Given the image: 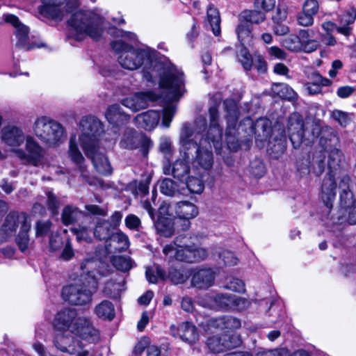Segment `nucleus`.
<instances>
[{
    "mask_svg": "<svg viewBox=\"0 0 356 356\" xmlns=\"http://www.w3.org/2000/svg\"><path fill=\"white\" fill-rule=\"evenodd\" d=\"M210 125L205 138H200V132L206 126V120L200 116L192 127L188 123H184L181 129L179 136L180 150L184 152L187 159L192 154L188 152L195 149V156L193 158V170L196 175L202 176L204 171L211 168L213 163L211 145L218 152L222 147V131L218 123V111L216 106H211L209 110Z\"/></svg>",
    "mask_w": 356,
    "mask_h": 356,
    "instance_id": "1",
    "label": "nucleus"
},
{
    "mask_svg": "<svg viewBox=\"0 0 356 356\" xmlns=\"http://www.w3.org/2000/svg\"><path fill=\"white\" fill-rule=\"evenodd\" d=\"M157 124L168 128L175 114L174 104L186 92L183 72L175 66L170 60L157 53Z\"/></svg>",
    "mask_w": 356,
    "mask_h": 356,
    "instance_id": "2",
    "label": "nucleus"
},
{
    "mask_svg": "<svg viewBox=\"0 0 356 356\" xmlns=\"http://www.w3.org/2000/svg\"><path fill=\"white\" fill-rule=\"evenodd\" d=\"M110 34L115 38L111 42V47L119 54V64L128 70L141 69L143 80L154 84L156 74V55L154 49L145 45L134 48L132 44L127 43L137 42V35L134 33L112 28Z\"/></svg>",
    "mask_w": 356,
    "mask_h": 356,
    "instance_id": "3",
    "label": "nucleus"
},
{
    "mask_svg": "<svg viewBox=\"0 0 356 356\" xmlns=\"http://www.w3.org/2000/svg\"><path fill=\"white\" fill-rule=\"evenodd\" d=\"M99 261L87 259L81 264V283L72 284L63 288L62 296L69 303L74 305H85L92 300V296L98 287V280L103 276L97 268Z\"/></svg>",
    "mask_w": 356,
    "mask_h": 356,
    "instance_id": "4",
    "label": "nucleus"
},
{
    "mask_svg": "<svg viewBox=\"0 0 356 356\" xmlns=\"http://www.w3.org/2000/svg\"><path fill=\"white\" fill-rule=\"evenodd\" d=\"M81 134L79 139L72 136L69 142L68 155L71 160L79 166L83 177H86L84 171V157L79 149L80 144L85 154H90L91 147L99 145V140L103 132V125L99 120L94 116L83 117L81 122Z\"/></svg>",
    "mask_w": 356,
    "mask_h": 356,
    "instance_id": "5",
    "label": "nucleus"
},
{
    "mask_svg": "<svg viewBox=\"0 0 356 356\" xmlns=\"http://www.w3.org/2000/svg\"><path fill=\"white\" fill-rule=\"evenodd\" d=\"M177 218L183 220L182 230H187L191 226V220L198 215V208L188 201L177 202L174 209L168 202H163L157 212V233L165 236H171L175 231L173 211Z\"/></svg>",
    "mask_w": 356,
    "mask_h": 356,
    "instance_id": "6",
    "label": "nucleus"
},
{
    "mask_svg": "<svg viewBox=\"0 0 356 356\" xmlns=\"http://www.w3.org/2000/svg\"><path fill=\"white\" fill-rule=\"evenodd\" d=\"M54 326L57 332L74 333L80 339L92 343L98 341L99 332L90 321L83 317H77L76 310L65 309L56 314Z\"/></svg>",
    "mask_w": 356,
    "mask_h": 356,
    "instance_id": "7",
    "label": "nucleus"
},
{
    "mask_svg": "<svg viewBox=\"0 0 356 356\" xmlns=\"http://www.w3.org/2000/svg\"><path fill=\"white\" fill-rule=\"evenodd\" d=\"M68 24L70 27V35L74 40L81 41L89 36L92 40H98L103 34L105 21L96 14L79 11L72 15Z\"/></svg>",
    "mask_w": 356,
    "mask_h": 356,
    "instance_id": "8",
    "label": "nucleus"
},
{
    "mask_svg": "<svg viewBox=\"0 0 356 356\" xmlns=\"http://www.w3.org/2000/svg\"><path fill=\"white\" fill-rule=\"evenodd\" d=\"M32 128L34 134L49 147H57L65 139L64 127L47 116L37 118Z\"/></svg>",
    "mask_w": 356,
    "mask_h": 356,
    "instance_id": "9",
    "label": "nucleus"
},
{
    "mask_svg": "<svg viewBox=\"0 0 356 356\" xmlns=\"http://www.w3.org/2000/svg\"><path fill=\"white\" fill-rule=\"evenodd\" d=\"M18 227L22 230H30L31 219L26 213L11 211L6 216L0 229V243L10 238Z\"/></svg>",
    "mask_w": 356,
    "mask_h": 356,
    "instance_id": "10",
    "label": "nucleus"
},
{
    "mask_svg": "<svg viewBox=\"0 0 356 356\" xmlns=\"http://www.w3.org/2000/svg\"><path fill=\"white\" fill-rule=\"evenodd\" d=\"M1 24H8L15 29V45L25 50H29L40 46L33 41V38L29 35V28L22 24L15 15L5 13L1 17Z\"/></svg>",
    "mask_w": 356,
    "mask_h": 356,
    "instance_id": "11",
    "label": "nucleus"
},
{
    "mask_svg": "<svg viewBox=\"0 0 356 356\" xmlns=\"http://www.w3.org/2000/svg\"><path fill=\"white\" fill-rule=\"evenodd\" d=\"M175 245L177 247L166 245L163 248V253L170 257H175L177 260L188 263L203 260L208 256L207 250L202 248Z\"/></svg>",
    "mask_w": 356,
    "mask_h": 356,
    "instance_id": "12",
    "label": "nucleus"
},
{
    "mask_svg": "<svg viewBox=\"0 0 356 356\" xmlns=\"http://www.w3.org/2000/svg\"><path fill=\"white\" fill-rule=\"evenodd\" d=\"M15 155L23 162L38 166L44 156V149L32 136H26L25 150L15 149Z\"/></svg>",
    "mask_w": 356,
    "mask_h": 356,
    "instance_id": "13",
    "label": "nucleus"
},
{
    "mask_svg": "<svg viewBox=\"0 0 356 356\" xmlns=\"http://www.w3.org/2000/svg\"><path fill=\"white\" fill-rule=\"evenodd\" d=\"M74 333L70 332H57L54 343L57 349L69 354H76L77 356H92L89 351L83 349L82 343L75 340Z\"/></svg>",
    "mask_w": 356,
    "mask_h": 356,
    "instance_id": "14",
    "label": "nucleus"
},
{
    "mask_svg": "<svg viewBox=\"0 0 356 356\" xmlns=\"http://www.w3.org/2000/svg\"><path fill=\"white\" fill-rule=\"evenodd\" d=\"M226 111L227 127L225 132L226 143L230 149L235 150L238 144L235 138L236 127L238 119V106L233 99H227L224 102Z\"/></svg>",
    "mask_w": 356,
    "mask_h": 356,
    "instance_id": "15",
    "label": "nucleus"
},
{
    "mask_svg": "<svg viewBox=\"0 0 356 356\" xmlns=\"http://www.w3.org/2000/svg\"><path fill=\"white\" fill-rule=\"evenodd\" d=\"M171 333L174 337H179L182 341L193 345L199 341L200 334L197 327L193 323L184 322L177 327H170Z\"/></svg>",
    "mask_w": 356,
    "mask_h": 356,
    "instance_id": "16",
    "label": "nucleus"
},
{
    "mask_svg": "<svg viewBox=\"0 0 356 356\" xmlns=\"http://www.w3.org/2000/svg\"><path fill=\"white\" fill-rule=\"evenodd\" d=\"M1 140L8 146L15 149L26 140V136L23 130L17 126L8 125L4 127L1 130Z\"/></svg>",
    "mask_w": 356,
    "mask_h": 356,
    "instance_id": "17",
    "label": "nucleus"
},
{
    "mask_svg": "<svg viewBox=\"0 0 356 356\" xmlns=\"http://www.w3.org/2000/svg\"><path fill=\"white\" fill-rule=\"evenodd\" d=\"M155 99L156 95L153 91L141 92L125 98L122 101V104L132 111L136 112L145 108L150 102H154Z\"/></svg>",
    "mask_w": 356,
    "mask_h": 356,
    "instance_id": "18",
    "label": "nucleus"
},
{
    "mask_svg": "<svg viewBox=\"0 0 356 356\" xmlns=\"http://www.w3.org/2000/svg\"><path fill=\"white\" fill-rule=\"evenodd\" d=\"M149 143L147 136L134 130H128L120 141V145L124 148H141L143 152L149 147Z\"/></svg>",
    "mask_w": 356,
    "mask_h": 356,
    "instance_id": "19",
    "label": "nucleus"
},
{
    "mask_svg": "<svg viewBox=\"0 0 356 356\" xmlns=\"http://www.w3.org/2000/svg\"><path fill=\"white\" fill-rule=\"evenodd\" d=\"M90 149V154H85L88 157L90 158L92 163L96 170L103 175H110L112 173V168L110 162L105 154L99 149V146L95 147H89Z\"/></svg>",
    "mask_w": 356,
    "mask_h": 356,
    "instance_id": "20",
    "label": "nucleus"
},
{
    "mask_svg": "<svg viewBox=\"0 0 356 356\" xmlns=\"http://www.w3.org/2000/svg\"><path fill=\"white\" fill-rule=\"evenodd\" d=\"M288 131L290 140L294 147H298L304 139V122L298 115H294L289 118Z\"/></svg>",
    "mask_w": 356,
    "mask_h": 356,
    "instance_id": "21",
    "label": "nucleus"
},
{
    "mask_svg": "<svg viewBox=\"0 0 356 356\" xmlns=\"http://www.w3.org/2000/svg\"><path fill=\"white\" fill-rule=\"evenodd\" d=\"M191 275V284L194 287L207 289L213 284L215 273L210 268L195 269Z\"/></svg>",
    "mask_w": 356,
    "mask_h": 356,
    "instance_id": "22",
    "label": "nucleus"
},
{
    "mask_svg": "<svg viewBox=\"0 0 356 356\" xmlns=\"http://www.w3.org/2000/svg\"><path fill=\"white\" fill-rule=\"evenodd\" d=\"M129 246L128 236L122 232L112 234L108 241H106V249L108 253L124 251Z\"/></svg>",
    "mask_w": 356,
    "mask_h": 356,
    "instance_id": "23",
    "label": "nucleus"
},
{
    "mask_svg": "<svg viewBox=\"0 0 356 356\" xmlns=\"http://www.w3.org/2000/svg\"><path fill=\"white\" fill-rule=\"evenodd\" d=\"M42 4L38 7L39 14L44 18L60 19L63 13L59 5L62 0H40Z\"/></svg>",
    "mask_w": 356,
    "mask_h": 356,
    "instance_id": "24",
    "label": "nucleus"
},
{
    "mask_svg": "<svg viewBox=\"0 0 356 356\" xmlns=\"http://www.w3.org/2000/svg\"><path fill=\"white\" fill-rule=\"evenodd\" d=\"M183 159L177 160L172 166V168H170V164L168 161H165L163 163V170L164 174L169 175L172 173V175L178 179L183 178L185 175H186L189 171V167L188 165V162L186 157V155H184Z\"/></svg>",
    "mask_w": 356,
    "mask_h": 356,
    "instance_id": "25",
    "label": "nucleus"
},
{
    "mask_svg": "<svg viewBox=\"0 0 356 356\" xmlns=\"http://www.w3.org/2000/svg\"><path fill=\"white\" fill-rule=\"evenodd\" d=\"M336 187V181L331 175L324 179L321 190V199L328 208L332 207V203L335 200Z\"/></svg>",
    "mask_w": 356,
    "mask_h": 356,
    "instance_id": "26",
    "label": "nucleus"
},
{
    "mask_svg": "<svg viewBox=\"0 0 356 356\" xmlns=\"http://www.w3.org/2000/svg\"><path fill=\"white\" fill-rule=\"evenodd\" d=\"M350 181L349 177H343L340 184V188L342 191L340 193V200L342 205L345 208H353L356 209V199H354L353 194L350 190L348 183ZM353 223H356V220H353Z\"/></svg>",
    "mask_w": 356,
    "mask_h": 356,
    "instance_id": "27",
    "label": "nucleus"
},
{
    "mask_svg": "<svg viewBox=\"0 0 356 356\" xmlns=\"http://www.w3.org/2000/svg\"><path fill=\"white\" fill-rule=\"evenodd\" d=\"M105 116L108 122L115 126L122 124L129 119L128 115L121 111L120 106L118 104L109 106Z\"/></svg>",
    "mask_w": 356,
    "mask_h": 356,
    "instance_id": "28",
    "label": "nucleus"
},
{
    "mask_svg": "<svg viewBox=\"0 0 356 356\" xmlns=\"http://www.w3.org/2000/svg\"><path fill=\"white\" fill-rule=\"evenodd\" d=\"M83 218H88V216L75 207L68 205L63 210L62 220L66 225L72 224Z\"/></svg>",
    "mask_w": 356,
    "mask_h": 356,
    "instance_id": "29",
    "label": "nucleus"
},
{
    "mask_svg": "<svg viewBox=\"0 0 356 356\" xmlns=\"http://www.w3.org/2000/svg\"><path fill=\"white\" fill-rule=\"evenodd\" d=\"M94 312L99 318L108 321L113 320L115 314L114 305L108 300H103L96 305Z\"/></svg>",
    "mask_w": 356,
    "mask_h": 356,
    "instance_id": "30",
    "label": "nucleus"
},
{
    "mask_svg": "<svg viewBox=\"0 0 356 356\" xmlns=\"http://www.w3.org/2000/svg\"><path fill=\"white\" fill-rule=\"evenodd\" d=\"M135 120L136 123L145 130H153L156 126V112L148 111L138 115Z\"/></svg>",
    "mask_w": 356,
    "mask_h": 356,
    "instance_id": "31",
    "label": "nucleus"
},
{
    "mask_svg": "<svg viewBox=\"0 0 356 356\" xmlns=\"http://www.w3.org/2000/svg\"><path fill=\"white\" fill-rule=\"evenodd\" d=\"M253 129L261 140H267L271 136V122L268 119L260 118L255 122Z\"/></svg>",
    "mask_w": 356,
    "mask_h": 356,
    "instance_id": "32",
    "label": "nucleus"
},
{
    "mask_svg": "<svg viewBox=\"0 0 356 356\" xmlns=\"http://www.w3.org/2000/svg\"><path fill=\"white\" fill-rule=\"evenodd\" d=\"M112 235L111 225L108 220H99L97 222L93 231V236L97 239L106 240Z\"/></svg>",
    "mask_w": 356,
    "mask_h": 356,
    "instance_id": "33",
    "label": "nucleus"
},
{
    "mask_svg": "<svg viewBox=\"0 0 356 356\" xmlns=\"http://www.w3.org/2000/svg\"><path fill=\"white\" fill-rule=\"evenodd\" d=\"M233 301L231 294H217L213 298L212 302L207 303V306L219 309H232Z\"/></svg>",
    "mask_w": 356,
    "mask_h": 356,
    "instance_id": "34",
    "label": "nucleus"
},
{
    "mask_svg": "<svg viewBox=\"0 0 356 356\" xmlns=\"http://www.w3.org/2000/svg\"><path fill=\"white\" fill-rule=\"evenodd\" d=\"M213 325L224 330H236L241 327V321L232 316H224L213 321Z\"/></svg>",
    "mask_w": 356,
    "mask_h": 356,
    "instance_id": "35",
    "label": "nucleus"
},
{
    "mask_svg": "<svg viewBox=\"0 0 356 356\" xmlns=\"http://www.w3.org/2000/svg\"><path fill=\"white\" fill-rule=\"evenodd\" d=\"M71 231L76 236L78 242L89 243L92 241V229L86 225L82 223L77 227H72Z\"/></svg>",
    "mask_w": 356,
    "mask_h": 356,
    "instance_id": "36",
    "label": "nucleus"
},
{
    "mask_svg": "<svg viewBox=\"0 0 356 356\" xmlns=\"http://www.w3.org/2000/svg\"><path fill=\"white\" fill-rule=\"evenodd\" d=\"M208 22L212 29V31L215 35H218L220 33V18L219 13L216 8L209 6L207 9Z\"/></svg>",
    "mask_w": 356,
    "mask_h": 356,
    "instance_id": "37",
    "label": "nucleus"
},
{
    "mask_svg": "<svg viewBox=\"0 0 356 356\" xmlns=\"http://www.w3.org/2000/svg\"><path fill=\"white\" fill-rule=\"evenodd\" d=\"M274 93L282 98L292 100L296 98V93L289 86L284 83H274L272 87Z\"/></svg>",
    "mask_w": 356,
    "mask_h": 356,
    "instance_id": "38",
    "label": "nucleus"
},
{
    "mask_svg": "<svg viewBox=\"0 0 356 356\" xmlns=\"http://www.w3.org/2000/svg\"><path fill=\"white\" fill-rule=\"evenodd\" d=\"M266 18L264 13L257 10H245L239 16L240 21L245 23L259 24L263 22Z\"/></svg>",
    "mask_w": 356,
    "mask_h": 356,
    "instance_id": "39",
    "label": "nucleus"
},
{
    "mask_svg": "<svg viewBox=\"0 0 356 356\" xmlns=\"http://www.w3.org/2000/svg\"><path fill=\"white\" fill-rule=\"evenodd\" d=\"M236 33L238 40L243 46L250 42L252 36L248 24L240 21V24L236 28Z\"/></svg>",
    "mask_w": 356,
    "mask_h": 356,
    "instance_id": "40",
    "label": "nucleus"
},
{
    "mask_svg": "<svg viewBox=\"0 0 356 356\" xmlns=\"http://www.w3.org/2000/svg\"><path fill=\"white\" fill-rule=\"evenodd\" d=\"M150 340L148 337L142 338L136 345L134 352L136 355L141 354L146 348H147V356H156V347L154 346H149Z\"/></svg>",
    "mask_w": 356,
    "mask_h": 356,
    "instance_id": "41",
    "label": "nucleus"
},
{
    "mask_svg": "<svg viewBox=\"0 0 356 356\" xmlns=\"http://www.w3.org/2000/svg\"><path fill=\"white\" fill-rule=\"evenodd\" d=\"M161 192L167 196H175L182 193L177 188V184L170 179H165L160 186Z\"/></svg>",
    "mask_w": 356,
    "mask_h": 356,
    "instance_id": "42",
    "label": "nucleus"
},
{
    "mask_svg": "<svg viewBox=\"0 0 356 356\" xmlns=\"http://www.w3.org/2000/svg\"><path fill=\"white\" fill-rule=\"evenodd\" d=\"M207 345L211 351L213 353H220L226 349V345L222 340V336H213L208 339Z\"/></svg>",
    "mask_w": 356,
    "mask_h": 356,
    "instance_id": "43",
    "label": "nucleus"
},
{
    "mask_svg": "<svg viewBox=\"0 0 356 356\" xmlns=\"http://www.w3.org/2000/svg\"><path fill=\"white\" fill-rule=\"evenodd\" d=\"M282 45L290 51H298L302 48V44L299 37L296 35H290L282 40Z\"/></svg>",
    "mask_w": 356,
    "mask_h": 356,
    "instance_id": "44",
    "label": "nucleus"
},
{
    "mask_svg": "<svg viewBox=\"0 0 356 356\" xmlns=\"http://www.w3.org/2000/svg\"><path fill=\"white\" fill-rule=\"evenodd\" d=\"M79 5V0H62L59 5V8L62 10L63 15L60 19L57 18H49V19L55 21H61L65 14L72 12V10L76 8Z\"/></svg>",
    "mask_w": 356,
    "mask_h": 356,
    "instance_id": "45",
    "label": "nucleus"
},
{
    "mask_svg": "<svg viewBox=\"0 0 356 356\" xmlns=\"http://www.w3.org/2000/svg\"><path fill=\"white\" fill-rule=\"evenodd\" d=\"M113 264L121 271H128L132 268V261L127 257L119 256L114 257Z\"/></svg>",
    "mask_w": 356,
    "mask_h": 356,
    "instance_id": "46",
    "label": "nucleus"
},
{
    "mask_svg": "<svg viewBox=\"0 0 356 356\" xmlns=\"http://www.w3.org/2000/svg\"><path fill=\"white\" fill-rule=\"evenodd\" d=\"M328 151V166L330 168L335 169L339 165V163L342 159V154L341 151L334 147Z\"/></svg>",
    "mask_w": 356,
    "mask_h": 356,
    "instance_id": "47",
    "label": "nucleus"
},
{
    "mask_svg": "<svg viewBox=\"0 0 356 356\" xmlns=\"http://www.w3.org/2000/svg\"><path fill=\"white\" fill-rule=\"evenodd\" d=\"M186 186L193 193H200L203 191L204 186L202 181L197 177H190L186 181Z\"/></svg>",
    "mask_w": 356,
    "mask_h": 356,
    "instance_id": "48",
    "label": "nucleus"
},
{
    "mask_svg": "<svg viewBox=\"0 0 356 356\" xmlns=\"http://www.w3.org/2000/svg\"><path fill=\"white\" fill-rule=\"evenodd\" d=\"M238 60L245 70H250L252 66V58L248 49L242 47L238 54Z\"/></svg>",
    "mask_w": 356,
    "mask_h": 356,
    "instance_id": "49",
    "label": "nucleus"
},
{
    "mask_svg": "<svg viewBox=\"0 0 356 356\" xmlns=\"http://www.w3.org/2000/svg\"><path fill=\"white\" fill-rule=\"evenodd\" d=\"M352 114L343 112L340 110H334L332 112V117L338 123L343 126L346 127L352 121Z\"/></svg>",
    "mask_w": 356,
    "mask_h": 356,
    "instance_id": "50",
    "label": "nucleus"
},
{
    "mask_svg": "<svg viewBox=\"0 0 356 356\" xmlns=\"http://www.w3.org/2000/svg\"><path fill=\"white\" fill-rule=\"evenodd\" d=\"M30 230L19 229V232L16 237V243L22 252L26 251L29 245V232Z\"/></svg>",
    "mask_w": 356,
    "mask_h": 356,
    "instance_id": "51",
    "label": "nucleus"
},
{
    "mask_svg": "<svg viewBox=\"0 0 356 356\" xmlns=\"http://www.w3.org/2000/svg\"><path fill=\"white\" fill-rule=\"evenodd\" d=\"M356 19V8H350L343 15L339 17V23L341 25H350Z\"/></svg>",
    "mask_w": 356,
    "mask_h": 356,
    "instance_id": "52",
    "label": "nucleus"
},
{
    "mask_svg": "<svg viewBox=\"0 0 356 356\" xmlns=\"http://www.w3.org/2000/svg\"><path fill=\"white\" fill-rule=\"evenodd\" d=\"M219 257L225 265L234 266L238 263V258L231 251L227 250H222L219 252Z\"/></svg>",
    "mask_w": 356,
    "mask_h": 356,
    "instance_id": "53",
    "label": "nucleus"
},
{
    "mask_svg": "<svg viewBox=\"0 0 356 356\" xmlns=\"http://www.w3.org/2000/svg\"><path fill=\"white\" fill-rule=\"evenodd\" d=\"M222 340L225 343L226 349L237 347L241 343V337L236 334H232L231 335L223 334Z\"/></svg>",
    "mask_w": 356,
    "mask_h": 356,
    "instance_id": "54",
    "label": "nucleus"
},
{
    "mask_svg": "<svg viewBox=\"0 0 356 356\" xmlns=\"http://www.w3.org/2000/svg\"><path fill=\"white\" fill-rule=\"evenodd\" d=\"M225 288L236 292H243L245 291L243 282L238 278L229 279L225 285Z\"/></svg>",
    "mask_w": 356,
    "mask_h": 356,
    "instance_id": "55",
    "label": "nucleus"
},
{
    "mask_svg": "<svg viewBox=\"0 0 356 356\" xmlns=\"http://www.w3.org/2000/svg\"><path fill=\"white\" fill-rule=\"evenodd\" d=\"M319 5L316 0H307L302 6V10L314 16L318 10Z\"/></svg>",
    "mask_w": 356,
    "mask_h": 356,
    "instance_id": "56",
    "label": "nucleus"
},
{
    "mask_svg": "<svg viewBox=\"0 0 356 356\" xmlns=\"http://www.w3.org/2000/svg\"><path fill=\"white\" fill-rule=\"evenodd\" d=\"M233 307L232 309L242 310L248 308L250 306V301L245 298L238 297L232 295Z\"/></svg>",
    "mask_w": 356,
    "mask_h": 356,
    "instance_id": "57",
    "label": "nucleus"
},
{
    "mask_svg": "<svg viewBox=\"0 0 356 356\" xmlns=\"http://www.w3.org/2000/svg\"><path fill=\"white\" fill-rule=\"evenodd\" d=\"M297 20L300 25L309 26L312 25L314 23V16L302 10L298 15Z\"/></svg>",
    "mask_w": 356,
    "mask_h": 356,
    "instance_id": "58",
    "label": "nucleus"
},
{
    "mask_svg": "<svg viewBox=\"0 0 356 356\" xmlns=\"http://www.w3.org/2000/svg\"><path fill=\"white\" fill-rule=\"evenodd\" d=\"M47 195L48 209L51 211L53 214H57L59 202L56 197L51 192H48Z\"/></svg>",
    "mask_w": 356,
    "mask_h": 356,
    "instance_id": "59",
    "label": "nucleus"
},
{
    "mask_svg": "<svg viewBox=\"0 0 356 356\" xmlns=\"http://www.w3.org/2000/svg\"><path fill=\"white\" fill-rule=\"evenodd\" d=\"M51 222L47 221H38L35 225L36 236H43L46 234L51 227Z\"/></svg>",
    "mask_w": 356,
    "mask_h": 356,
    "instance_id": "60",
    "label": "nucleus"
},
{
    "mask_svg": "<svg viewBox=\"0 0 356 356\" xmlns=\"http://www.w3.org/2000/svg\"><path fill=\"white\" fill-rule=\"evenodd\" d=\"M256 356H287V349L280 348L275 350H262L258 352Z\"/></svg>",
    "mask_w": 356,
    "mask_h": 356,
    "instance_id": "61",
    "label": "nucleus"
},
{
    "mask_svg": "<svg viewBox=\"0 0 356 356\" xmlns=\"http://www.w3.org/2000/svg\"><path fill=\"white\" fill-rule=\"evenodd\" d=\"M125 224L130 229H138L140 225V220L136 216L130 214L126 217Z\"/></svg>",
    "mask_w": 356,
    "mask_h": 356,
    "instance_id": "62",
    "label": "nucleus"
},
{
    "mask_svg": "<svg viewBox=\"0 0 356 356\" xmlns=\"http://www.w3.org/2000/svg\"><path fill=\"white\" fill-rule=\"evenodd\" d=\"M189 277L188 272L175 271L170 274L172 281L176 284H181L187 280Z\"/></svg>",
    "mask_w": 356,
    "mask_h": 356,
    "instance_id": "63",
    "label": "nucleus"
},
{
    "mask_svg": "<svg viewBox=\"0 0 356 356\" xmlns=\"http://www.w3.org/2000/svg\"><path fill=\"white\" fill-rule=\"evenodd\" d=\"M309 82H312L314 84H318L321 86H327L331 84V81L329 79L323 78L321 74H319L317 72H313L311 74Z\"/></svg>",
    "mask_w": 356,
    "mask_h": 356,
    "instance_id": "64",
    "label": "nucleus"
}]
</instances>
